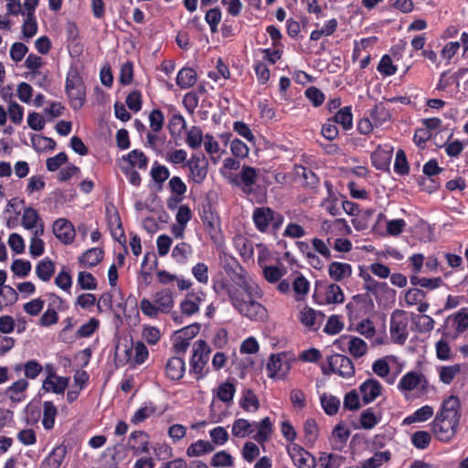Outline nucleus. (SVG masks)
Segmentation results:
<instances>
[{
  "mask_svg": "<svg viewBox=\"0 0 468 468\" xmlns=\"http://www.w3.org/2000/svg\"><path fill=\"white\" fill-rule=\"evenodd\" d=\"M231 281L225 277L214 279L212 289L218 296H227L232 308L241 316L253 322L268 318L266 307L260 303L264 293L261 286L252 281L239 264L229 273Z\"/></svg>",
  "mask_w": 468,
  "mask_h": 468,
  "instance_id": "1",
  "label": "nucleus"
},
{
  "mask_svg": "<svg viewBox=\"0 0 468 468\" xmlns=\"http://www.w3.org/2000/svg\"><path fill=\"white\" fill-rule=\"evenodd\" d=\"M461 419L460 399L454 395L445 399L431 424L434 437L441 442H450L455 437Z\"/></svg>",
  "mask_w": 468,
  "mask_h": 468,
  "instance_id": "2",
  "label": "nucleus"
},
{
  "mask_svg": "<svg viewBox=\"0 0 468 468\" xmlns=\"http://www.w3.org/2000/svg\"><path fill=\"white\" fill-rule=\"evenodd\" d=\"M175 305V292L169 288H164L154 292L153 301L144 298L140 302L142 313L150 317L157 318L159 314H168Z\"/></svg>",
  "mask_w": 468,
  "mask_h": 468,
  "instance_id": "3",
  "label": "nucleus"
},
{
  "mask_svg": "<svg viewBox=\"0 0 468 468\" xmlns=\"http://www.w3.org/2000/svg\"><path fill=\"white\" fill-rule=\"evenodd\" d=\"M252 219L255 228L262 233L268 231L270 226L273 230H278L283 224L284 218L282 214L276 213L271 207H256L252 213Z\"/></svg>",
  "mask_w": 468,
  "mask_h": 468,
  "instance_id": "4",
  "label": "nucleus"
},
{
  "mask_svg": "<svg viewBox=\"0 0 468 468\" xmlns=\"http://www.w3.org/2000/svg\"><path fill=\"white\" fill-rule=\"evenodd\" d=\"M66 92L70 100L71 107L79 110L85 101V87L77 69H71L66 78Z\"/></svg>",
  "mask_w": 468,
  "mask_h": 468,
  "instance_id": "5",
  "label": "nucleus"
},
{
  "mask_svg": "<svg viewBox=\"0 0 468 468\" xmlns=\"http://www.w3.org/2000/svg\"><path fill=\"white\" fill-rule=\"evenodd\" d=\"M205 299L206 293L201 290L188 292L179 304L181 314L174 313L173 320L179 324H183V316L190 317L198 313Z\"/></svg>",
  "mask_w": 468,
  "mask_h": 468,
  "instance_id": "6",
  "label": "nucleus"
},
{
  "mask_svg": "<svg viewBox=\"0 0 468 468\" xmlns=\"http://www.w3.org/2000/svg\"><path fill=\"white\" fill-rule=\"evenodd\" d=\"M410 318L407 312L399 309L393 311L390 316L389 333L391 340L403 345L409 337Z\"/></svg>",
  "mask_w": 468,
  "mask_h": 468,
  "instance_id": "7",
  "label": "nucleus"
},
{
  "mask_svg": "<svg viewBox=\"0 0 468 468\" xmlns=\"http://www.w3.org/2000/svg\"><path fill=\"white\" fill-rule=\"evenodd\" d=\"M211 349L205 340H198L196 342L193 348V355L190 359L189 373L194 374L197 379L205 377L204 371L207 366Z\"/></svg>",
  "mask_w": 468,
  "mask_h": 468,
  "instance_id": "8",
  "label": "nucleus"
},
{
  "mask_svg": "<svg viewBox=\"0 0 468 468\" xmlns=\"http://www.w3.org/2000/svg\"><path fill=\"white\" fill-rule=\"evenodd\" d=\"M328 368L322 367L324 374L334 373L343 378H349L355 375V367L352 360L345 355L334 354L327 358Z\"/></svg>",
  "mask_w": 468,
  "mask_h": 468,
  "instance_id": "9",
  "label": "nucleus"
},
{
  "mask_svg": "<svg viewBox=\"0 0 468 468\" xmlns=\"http://www.w3.org/2000/svg\"><path fill=\"white\" fill-rule=\"evenodd\" d=\"M468 329V309L462 308L449 315L444 324L443 335L451 339H456Z\"/></svg>",
  "mask_w": 468,
  "mask_h": 468,
  "instance_id": "10",
  "label": "nucleus"
},
{
  "mask_svg": "<svg viewBox=\"0 0 468 468\" xmlns=\"http://www.w3.org/2000/svg\"><path fill=\"white\" fill-rule=\"evenodd\" d=\"M292 364L286 353L271 355L268 360L266 370L271 378H283L290 372Z\"/></svg>",
  "mask_w": 468,
  "mask_h": 468,
  "instance_id": "11",
  "label": "nucleus"
},
{
  "mask_svg": "<svg viewBox=\"0 0 468 468\" xmlns=\"http://www.w3.org/2000/svg\"><path fill=\"white\" fill-rule=\"evenodd\" d=\"M428 381L425 376L416 371H410L406 373L398 383V389L402 392L413 391L417 388L424 390L427 388Z\"/></svg>",
  "mask_w": 468,
  "mask_h": 468,
  "instance_id": "12",
  "label": "nucleus"
},
{
  "mask_svg": "<svg viewBox=\"0 0 468 468\" xmlns=\"http://www.w3.org/2000/svg\"><path fill=\"white\" fill-rule=\"evenodd\" d=\"M321 233L333 239V236L350 235L352 229L344 218H336L334 220L326 219L321 223Z\"/></svg>",
  "mask_w": 468,
  "mask_h": 468,
  "instance_id": "13",
  "label": "nucleus"
},
{
  "mask_svg": "<svg viewBox=\"0 0 468 468\" xmlns=\"http://www.w3.org/2000/svg\"><path fill=\"white\" fill-rule=\"evenodd\" d=\"M324 317V314L307 305L303 306L298 314L301 324L310 331H316L322 324Z\"/></svg>",
  "mask_w": 468,
  "mask_h": 468,
  "instance_id": "14",
  "label": "nucleus"
},
{
  "mask_svg": "<svg viewBox=\"0 0 468 468\" xmlns=\"http://www.w3.org/2000/svg\"><path fill=\"white\" fill-rule=\"evenodd\" d=\"M128 448L133 455L148 453L150 451L149 436L143 431H133L128 438Z\"/></svg>",
  "mask_w": 468,
  "mask_h": 468,
  "instance_id": "15",
  "label": "nucleus"
},
{
  "mask_svg": "<svg viewBox=\"0 0 468 468\" xmlns=\"http://www.w3.org/2000/svg\"><path fill=\"white\" fill-rule=\"evenodd\" d=\"M288 452L298 468H314L315 459L314 457L303 447L292 444L288 448Z\"/></svg>",
  "mask_w": 468,
  "mask_h": 468,
  "instance_id": "16",
  "label": "nucleus"
},
{
  "mask_svg": "<svg viewBox=\"0 0 468 468\" xmlns=\"http://www.w3.org/2000/svg\"><path fill=\"white\" fill-rule=\"evenodd\" d=\"M197 328L194 325L187 326L178 331L175 336L173 349L176 356L183 355L190 345V339L196 335Z\"/></svg>",
  "mask_w": 468,
  "mask_h": 468,
  "instance_id": "17",
  "label": "nucleus"
},
{
  "mask_svg": "<svg viewBox=\"0 0 468 468\" xmlns=\"http://www.w3.org/2000/svg\"><path fill=\"white\" fill-rule=\"evenodd\" d=\"M190 171V178L195 184H201L207 175V164L205 158L193 155L186 163Z\"/></svg>",
  "mask_w": 468,
  "mask_h": 468,
  "instance_id": "18",
  "label": "nucleus"
},
{
  "mask_svg": "<svg viewBox=\"0 0 468 468\" xmlns=\"http://www.w3.org/2000/svg\"><path fill=\"white\" fill-rule=\"evenodd\" d=\"M53 233L64 244H70L75 238L74 227L66 218H58L54 222Z\"/></svg>",
  "mask_w": 468,
  "mask_h": 468,
  "instance_id": "19",
  "label": "nucleus"
},
{
  "mask_svg": "<svg viewBox=\"0 0 468 468\" xmlns=\"http://www.w3.org/2000/svg\"><path fill=\"white\" fill-rule=\"evenodd\" d=\"M324 186L327 189V196L321 201L320 206L331 216H338L341 214V208L338 206L340 194L334 190L330 182L325 181Z\"/></svg>",
  "mask_w": 468,
  "mask_h": 468,
  "instance_id": "20",
  "label": "nucleus"
},
{
  "mask_svg": "<svg viewBox=\"0 0 468 468\" xmlns=\"http://www.w3.org/2000/svg\"><path fill=\"white\" fill-rule=\"evenodd\" d=\"M29 383L26 378H19L10 385L5 391L6 398L14 404H18L27 399Z\"/></svg>",
  "mask_w": 468,
  "mask_h": 468,
  "instance_id": "21",
  "label": "nucleus"
},
{
  "mask_svg": "<svg viewBox=\"0 0 468 468\" xmlns=\"http://www.w3.org/2000/svg\"><path fill=\"white\" fill-rule=\"evenodd\" d=\"M165 375L171 380H179L184 377L186 363L183 357L174 356L165 363Z\"/></svg>",
  "mask_w": 468,
  "mask_h": 468,
  "instance_id": "22",
  "label": "nucleus"
},
{
  "mask_svg": "<svg viewBox=\"0 0 468 468\" xmlns=\"http://www.w3.org/2000/svg\"><path fill=\"white\" fill-rule=\"evenodd\" d=\"M352 272V266L346 262L333 261L328 265V275L336 282L349 279Z\"/></svg>",
  "mask_w": 468,
  "mask_h": 468,
  "instance_id": "23",
  "label": "nucleus"
},
{
  "mask_svg": "<svg viewBox=\"0 0 468 468\" xmlns=\"http://www.w3.org/2000/svg\"><path fill=\"white\" fill-rule=\"evenodd\" d=\"M359 390L364 403L367 404L380 395L381 385L378 380L369 378L360 385Z\"/></svg>",
  "mask_w": 468,
  "mask_h": 468,
  "instance_id": "24",
  "label": "nucleus"
},
{
  "mask_svg": "<svg viewBox=\"0 0 468 468\" xmlns=\"http://www.w3.org/2000/svg\"><path fill=\"white\" fill-rule=\"evenodd\" d=\"M258 169L249 165H243L239 174V182H237V184L240 185L244 191L251 192L252 186L255 185L258 178Z\"/></svg>",
  "mask_w": 468,
  "mask_h": 468,
  "instance_id": "25",
  "label": "nucleus"
},
{
  "mask_svg": "<svg viewBox=\"0 0 468 468\" xmlns=\"http://www.w3.org/2000/svg\"><path fill=\"white\" fill-rule=\"evenodd\" d=\"M69 385V378L56 375L48 376L42 384V388L47 392L61 394Z\"/></svg>",
  "mask_w": 468,
  "mask_h": 468,
  "instance_id": "26",
  "label": "nucleus"
},
{
  "mask_svg": "<svg viewBox=\"0 0 468 468\" xmlns=\"http://www.w3.org/2000/svg\"><path fill=\"white\" fill-rule=\"evenodd\" d=\"M21 223L25 229L31 230L32 234L35 233L38 228H44V223L41 220L37 211L32 207L25 208L22 215Z\"/></svg>",
  "mask_w": 468,
  "mask_h": 468,
  "instance_id": "27",
  "label": "nucleus"
},
{
  "mask_svg": "<svg viewBox=\"0 0 468 468\" xmlns=\"http://www.w3.org/2000/svg\"><path fill=\"white\" fill-rule=\"evenodd\" d=\"M66 447L58 445L42 462V468H60L66 455Z\"/></svg>",
  "mask_w": 468,
  "mask_h": 468,
  "instance_id": "28",
  "label": "nucleus"
},
{
  "mask_svg": "<svg viewBox=\"0 0 468 468\" xmlns=\"http://www.w3.org/2000/svg\"><path fill=\"white\" fill-rule=\"evenodd\" d=\"M350 436V431L344 424H337L333 431L330 438V442L334 449L340 450L346 443L348 438Z\"/></svg>",
  "mask_w": 468,
  "mask_h": 468,
  "instance_id": "29",
  "label": "nucleus"
},
{
  "mask_svg": "<svg viewBox=\"0 0 468 468\" xmlns=\"http://www.w3.org/2000/svg\"><path fill=\"white\" fill-rule=\"evenodd\" d=\"M254 431L257 430V433L254 436V440L259 443H264L269 439L272 432V423L269 417L262 419L260 422H253Z\"/></svg>",
  "mask_w": 468,
  "mask_h": 468,
  "instance_id": "30",
  "label": "nucleus"
},
{
  "mask_svg": "<svg viewBox=\"0 0 468 468\" xmlns=\"http://www.w3.org/2000/svg\"><path fill=\"white\" fill-rule=\"evenodd\" d=\"M103 259V250L101 248H91L87 250L79 258L81 265L87 268H91L99 264Z\"/></svg>",
  "mask_w": 468,
  "mask_h": 468,
  "instance_id": "31",
  "label": "nucleus"
},
{
  "mask_svg": "<svg viewBox=\"0 0 468 468\" xmlns=\"http://www.w3.org/2000/svg\"><path fill=\"white\" fill-rule=\"evenodd\" d=\"M239 406L247 412H255L260 408V401L250 388H245L241 392Z\"/></svg>",
  "mask_w": 468,
  "mask_h": 468,
  "instance_id": "32",
  "label": "nucleus"
},
{
  "mask_svg": "<svg viewBox=\"0 0 468 468\" xmlns=\"http://www.w3.org/2000/svg\"><path fill=\"white\" fill-rule=\"evenodd\" d=\"M292 286L295 294V299L297 301H303L309 292V281L303 274L298 273L293 279Z\"/></svg>",
  "mask_w": 468,
  "mask_h": 468,
  "instance_id": "33",
  "label": "nucleus"
},
{
  "mask_svg": "<svg viewBox=\"0 0 468 468\" xmlns=\"http://www.w3.org/2000/svg\"><path fill=\"white\" fill-rule=\"evenodd\" d=\"M254 431L253 422L245 419H237L234 420L231 428V434L236 438H245Z\"/></svg>",
  "mask_w": 468,
  "mask_h": 468,
  "instance_id": "34",
  "label": "nucleus"
},
{
  "mask_svg": "<svg viewBox=\"0 0 468 468\" xmlns=\"http://www.w3.org/2000/svg\"><path fill=\"white\" fill-rule=\"evenodd\" d=\"M410 281L412 286H419L428 290H435L443 285V281L441 277L426 278L420 277L419 275H411Z\"/></svg>",
  "mask_w": 468,
  "mask_h": 468,
  "instance_id": "35",
  "label": "nucleus"
},
{
  "mask_svg": "<svg viewBox=\"0 0 468 468\" xmlns=\"http://www.w3.org/2000/svg\"><path fill=\"white\" fill-rule=\"evenodd\" d=\"M434 414L431 406L425 405L415 410L411 415L406 417L403 420L404 424H411L414 422H423L431 419Z\"/></svg>",
  "mask_w": 468,
  "mask_h": 468,
  "instance_id": "36",
  "label": "nucleus"
},
{
  "mask_svg": "<svg viewBox=\"0 0 468 468\" xmlns=\"http://www.w3.org/2000/svg\"><path fill=\"white\" fill-rule=\"evenodd\" d=\"M197 82V73L191 68L181 69L176 76V84L181 89H188Z\"/></svg>",
  "mask_w": 468,
  "mask_h": 468,
  "instance_id": "37",
  "label": "nucleus"
},
{
  "mask_svg": "<svg viewBox=\"0 0 468 468\" xmlns=\"http://www.w3.org/2000/svg\"><path fill=\"white\" fill-rule=\"evenodd\" d=\"M369 116L376 127L381 126L390 120L391 114L383 103H378L371 109Z\"/></svg>",
  "mask_w": 468,
  "mask_h": 468,
  "instance_id": "38",
  "label": "nucleus"
},
{
  "mask_svg": "<svg viewBox=\"0 0 468 468\" xmlns=\"http://www.w3.org/2000/svg\"><path fill=\"white\" fill-rule=\"evenodd\" d=\"M214 446L210 441L198 440L191 443L186 449V454L189 457H198L206 453L212 452Z\"/></svg>",
  "mask_w": 468,
  "mask_h": 468,
  "instance_id": "39",
  "label": "nucleus"
},
{
  "mask_svg": "<svg viewBox=\"0 0 468 468\" xmlns=\"http://www.w3.org/2000/svg\"><path fill=\"white\" fill-rule=\"evenodd\" d=\"M55 272V265L53 261L45 258L36 266V274L43 282H48Z\"/></svg>",
  "mask_w": 468,
  "mask_h": 468,
  "instance_id": "40",
  "label": "nucleus"
},
{
  "mask_svg": "<svg viewBox=\"0 0 468 468\" xmlns=\"http://www.w3.org/2000/svg\"><path fill=\"white\" fill-rule=\"evenodd\" d=\"M57 415L58 410L56 406L51 401H44L42 424L47 431L54 427Z\"/></svg>",
  "mask_w": 468,
  "mask_h": 468,
  "instance_id": "41",
  "label": "nucleus"
},
{
  "mask_svg": "<svg viewBox=\"0 0 468 468\" xmlns=\"http://www.w3.org/2000/svg\"><path fill=\"white\" fill-rule=\"evenodd\" d=\"M411 320L420 333H430L434 328L435 321L430 315L411 314Z\"/></svg>",
  "mask_w": 468,
  "mask_h": 468,
  "instance_id": "42",
  "label": "nucleus"
},
{
  "mask_svg": "<svg viewBox=\"0 0 468 468\" xmlns=\"http://www.w3.org/2000/svg\"><path fill=\"white\" fill-rule=\"evenodd\" d=\"M335 123L342 125L343 129L348 131L353 126V114L350 106L340 109L332 118Z\"/></svg>",
  "mask_w": 468,
  "mask_h": 468,
  "instance_id": "43",
  "label": "nucleus"
},
{
  "mask_svg": "<svg viewBox=\"0 0 468 468\" xmlns=\"http://www.w3.org/2000/svg\"><path fill=\"white\" fill-rule=\"evenodd\" d=\"M345 457L336 453H321L318 463L321 468H340L344 463Z\"/></svg>",
  "mask_w": 468,
  "mask_h": 468,
  "instance_id": "44",
  "label": "nucleus"
},
{
  "mask_svg": "<svg viewBox=\"0 0 468 468\" xmlns=\"http://www.w3.org/2000/svg\"><path fill=\"white\" fill-rule=\"evenodd\" d=\"M345 300V295L339 285L332 283L325 288L324 292V303H342Z\"/></svg>",
  "mask_w": 468,
  "mask_h": 468,
  "instance_id": "45",
  "label": "nucleus"
},
{
  "mask_svg": "<svg viewBox=\"0 0 468 468\" xmlns=\"http://www.w3.org/2000/svg\"><path fill=\"white\" fill-rule=\"evenodd\" d=\"M44 234V228H38L35 233L32 234L29 245V253L32 257L37 258L44 253V241L40 237Z\"/></svg>",
  "mask_w": 468,
  "mask_h": 468,
  "instance_id": "46",
  "label": "nucleus"
},
{
  "mask_svg": "<svg viewBox=\"0 0 468 468\" xmlns=\"http://www.w3.org/2000/svg\"><path fill=\"white\" fill-rule=\"evenodd\" d=\"M346 338L348 339V351L354 357H361L367 353V345L364 340L351 335L346 336Z\"/></svg>",
  "mask_w": 468,
  "mask_h": 468,
  "instance_id": "47",
  "label": "nucleus"
},
{
  "mask_svg": "<svg viewBox=\"0 0 468 468\" xmlns=\"http://www.w3.org/2000/svg\"><path fill=\"white\" fill-rule=\"evenodd\" d=\"M439 378L444 384H451L454 378L461 372V365L442 366L438 367Z\"/></svg>",
  "mask_w": 468,
  "mask_h": 468,
  "instance_id": "48",
  "label": "nucleus"
},
{
  "mask_svg": "<svg viewBox=\"0 0 468 468\" xmlns=\"http://www.w3.org/2000/svg\"><path fill=\"white\" fill-rule=\"evenodd\" d=\"M236 392V388L232 382L226 381L221 383L217 389L218 399L224 402L229 403L233 400Z\"/></svg>",
  "mask_w": 468,
  "mask_h": 468,
  "instance_id": "49",
  "label": "nucleus"
},
{
  "mask_svg": "<svg viewBox=\"0 0 468 468\" xmlns=\"http://www.w3.org/2000/svg\"><path fill=\"white\" fill-rule=\"evenodd\" d=\"M132 167L146 169L148 165L147 156L141 150H133L125 157Z\"/></svg>",
  "mask_w": 468,
  "mask_h": 468,
  "instance_id": "50",
  "label": "nucleus"
},
{
  "mask_svg": "<svg viewBox=\"0 0 468 468\" xmlns=\"http://www.w3.org/2000/svg\"><path fill=\"white\" fill-rule=\"evenodd\" d=\"M337 26H338L337 20L335 18H332V19L326 21L321 29L313 30L310 35V39L316 41L324 36H325V37L331 36L336 30Z\"/></svg>",
  "mask_w": 468,
  "mask_h": 468,
  "instance_id": "51",
  "label": "nucleus"
},
{
  "mask_svg": "<svg viewBox=\"0 0 468 468\" xmlns=\"http://www.w3.org/2000/svg\"><path fill=\"white\" fill-rule=\"evenodd\" d=\"M411 443L419 450L427 449L431 441V434L426 431H418L411 434Z\"/></svg>",
  "mask_w": 468,
  "mask_h": 468,
  "instance_id": "52",
  "label": "nucleus"
},
{
  "mask_svg": "<svg viewBox=\"0 0 468 468\" xmlns=\"http://www.w3.org/2000/svg\"><path fill=\"white\" fill-rule=\"evenodd\" d=\"M425 297L426 292L417 288V286L404 292V302L405 305L408 307L415 306L417 303H420V301H423Z\"/></svg>",
  "mask_w": 468,
  "mask_h": 468,
  "instance_id": "53",
  "label": "nucleus"
},
{
  "mask_svg": "<svg viewBox=\"0 0 468 468\" xmlns=\"http://www.w3.org/2000/svg\"><path fill=\"white\" fill-rule=\"evenodd\" d=\"M192 254V248L186 242H180L175 246L172 251L173 259L179 263H185Z\"/></svg>",
  "mask_w": 468,
  "mask_h": 468,
  "instance_id": "54",
  "label": "nucleus"
},
{
  "mask_svg": "<svg viewBox=\"0 0 468 468\" xmlns=\"http://www.w3.org/2000/svg\"><path fill=\"white\" fill-rule=\"evenodd\" d=\"M311 243L314 251L319 253L321 256L324 257L327 260L332 257L331 250L329 248V246L332 243L331 237H327L326 240H324L319 238H314Z\"/></svg>",
  "mask_w": 468,
  "mask_h": 468,
  "instance_id": "55",
  "label": "nucleus"
},
{
  "mask_svg": "<svg viewBox=\"0 0 468 468\" xmlns=\"http://www.w3.org/2000/svg\"><path fill=\"white\" fill-rule=\"evenodd\" d=\"M204 147L206 152L210 154L211 161L217 163L220 158V149L218 143L210 134H206L204 138Z\"/></svg>",
  "mask_w": 468,
  "mask_h": 468,
  "instance_id": "56",
  "label": "nucleus"
},
{
  "mask_svg": "<svg viewBox=\"0 0 468 468\" xmlns=\"http://www.w3.org/2000/svg\"><path fill=\"white\" fill-rule=\"evenodd\" d=\"M77 284L81 290L92 291L97 288L95 277L88 271H80L78 274Z\"/></svg>",
  "mask_w": 468,
  "mask_h": 468,
  "instance_id": "57",
  "label": "nucleus"
},
{
  "mask_svg": "<svg viewBox=\"0 0 468 468\" xmlns=\"http://www.w3.org/2000/svg\"><path fill=\"white\" fill-rule=\"evenodd\" d=\"M321 404L328 415H335L340 407V399L333 395L324 394L321 396Z\"/></svg>",
  "mask_w": 468,
  "mask_h": 468,
  "instance_id": "58",
  "label": "nucleus"
},
{
  "mask_svg": "<svg viewBox=\"0 0 468 468\" xmlns=\"http://www.w3.org/2000/svg\"><path fill=\"white\" fill-rule=\"evenodd\" d=\"M261 269L264 279L270 283L278 282L285 274V271L278 266L267 265Z\"/></svg>",
  "mask_w": 468,
  "mask_h": 468,
  "instance_id": "59",
  "label": "nucleus"
},
{
  "mask_svg": "<svg viewBox=\"0 0 468 468\" xmlns=\"http://www.w3.org/2000/svg\"><path fill=\"white\" fill-rule=\"evenodd\" d=\"M26 19L22 25V34L25 39H30L37 33V23L35 15H25Z\"/></svg>",
  "mask_w": 468,
  "mask_h": 468,
  "instance_id": "60",
  "label": "nucleus"
},
{
  "mask_svg": "<svg viewBox=\"0 0 468 468\" xmlns=\"http://www.w3.org/2000/svg\"><path fill=\"white\" fill-rule=\"evenodd\" d=\"M186 142L192 149L200 147L203 142V134L200 128L197 126H192L186 133Z\"/></svg>",
  "mask_w": 468,
  "mask_h": 468,
  "instance_id": "61",
  "label": "nucleus"
},
{
  "mask_svg": "<svg viewBox=\"0 0 468 468\" xmlns=\"http://www.w3.org/2000/svg\"><path fill=\"white\" fill-rule=\"evenodd\" d=\"M233 464L232 456L225 451L215 453L210 461L212 467H231Z\"/></svg>",
  "mask_w": 468,
  "mask_h": 468,
  "instance_id": "62",
  "label": "nucleus"
},
{
  "mask_svg": "<svg viewBox=\"0 0 468 468\" xmlns=\"http://www.w3.org/2000/svg\"><path fill=\"white\" fill-rule=\"evenodd\" d=\"M150 175L155 183L163 184L169 178L170 172L166 166L159 165L155 161L152 166Z\"/></svg>",
  "mask_w": 468,
  "mask_h": 468,
  "instance_id": "63",
  "label": "nucleus"
},
{
  "mask_svg": "<svg viewBox=\"0 0 468 468\" xmlns=\"http://www.w3.org/2000/svg\"><path fill=\"white\" fill-rule=\"evenodd\" d=\"M380 420L371 408H368L362 411L360 415V424L363 429L370 430L373 429Z\"/></svg>",
  "mask_w": 468,
  "mask_h": 468,
  "instance_id": "64",
  "label": "nucleus"
}]
</instances>
